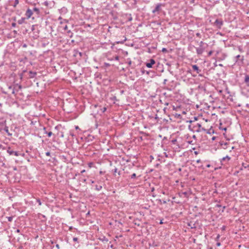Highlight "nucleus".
Returning <instances> with one entry per match:
<instances>
[{
  "label": "nucleus",
  "instance_id": "obj_17",
  "mask_svg": "<svg viewBox=\"0 0 249 249\" xmlns=\"http://www.w3.org/2000/svg\"><path fill=\"white\" fill-rule=\"evenodd\" d=\"M67 35L70 37L71 38L73 36V33L71 31V30H68L67 32Z\"/></svg>",
  "mask_w": 249,
  "mask_h": 249
},
{
  "label": "nucleus",
  "instance_id": "obj_2",
  "mask_svg": "<svg viewBox=\"0 0 249 249\" xmlns=\"http://www.w3.org/2000/svg\"><path fill=\"white\" fill-rule=\"evenodd\" d=\"M192 70H189L188 72H190L191 71H193L196 72V73L198 74L199 76L203 77V75L201 74L202 70L200 69L196 65H192Z\"/></svg>",
  "mask_w": 249,
  "mask_h": 249
},
{
  "label": "nucleus",
  "instance_id": "obj_22",
  "mask_svg": "<svg viewBox=\"0 0 249 249\" xmlns=\"http://www.w3.org/2000/svg\"><path fill=\"white\" fill-rule=\"evenodd\" d=\"M6 124V121H3V122H0V126H2L4 125H5Z\"/></svg>",
  "mask_w": 249,
  "mask_h": 249
},
{
  "label": "nucleus",
  "instance_id": "obj_11",
  "mask_svg": "<svg viewBox=\"0 0 249 249\" xmlns=\"http://www.w3.org/2000/svg\"><path fill=\"white\" fill-rule=\"evenodd\" d=\"M26 18H21L18 21V24H22L25 22V20Z\"/></svg>",
  "mask_w": 249,
  "mask_h": 249
},
{
  "label": "nucleus",
  "instance_id": "obj_61",
  "mask_svg": "<svg viewBox=\"0 0 249 249\" xmlns=\"http://www.w3.org/2000/svg\"><path fill=\"white\" fill-rule=\"evenodd\" d=\"M190 123H193V121H190Z\"/></svg>",
  "mask_w": 249,
  "mask_h": 249
},
{
  "label": "nucleus",
  "instance_id": "obj_59",
  "mask_svg": "<svg viewBox=\"0 0 249 249\" xmlns=\"http://www.w3.org/2000/svg\"><path fill=\"white\" fill-rule=\"evenodd\" d=\"M91 183H93L94 182V181H91Z\"/></svg>",
  "mask_w": 249,
  "mask_h": 249
},
{
  "label": "nucleus",
  "instance_id": "obj_1",
  "mask_svg": "<svg viewBox=\"0 0 249 249\" xmlns=\"http://www.w3.org/2000/svg\"><path fill=\"white\" fill-rule=\"evenodd\" d=\"M189 128L191 131L196 132H206L207 133H210L209 131L201 126L199 123H193L189 126Z\"/></svg>",
  "mask_w": 249,
  "mask_h": 249
},
{
  "label": "nucleus",
  "instance_id": "obj_37",
  "mask_svg": "<svg viewBox=\"0 0 249 249\" xmlns=\"http://www.w3.org/2000/svg\"><path fill=\"white\" fill-rule=\"evenodd\" d=\"M77 240H78V238L77 237H74L73 238V241L74 242H76V241H77Z\"/></svg>",
  "mask_w": 249,
  "mask_h": 249
},
{
  "label": "nucleus",
  "instance_id": "obj_48",
  "mask_svg": "<svg viewBox=\"0 0 249 249\" xmlns=\"http://www.w3.org/2000/svg\"><path fill=\"white\" fill-rule=\"evenodd\" d=\"M58 20H61H61H63V19H62V18L61 17H60L58 18Z\"/></svg>",
  "mask_w": 249,
  "mask_h": 249
},
{
  "label": "nucleus",
  "instance_id": "obj_3",
  "mask_svg": "<svg viewBox=\"0 0 249 249\" xmlns=\"http://www.w3.org/2000/svg\"><path fill=\"white\" fill-rule=\"evenodd\" d=\"M213 26L220 29L223 25V21L222 19L217 18L213 23Z\"/></svg>",
  "mask_w": 249,
  "mask_h": 249
},
{
  "label": "nucleus",
  "instance_id": "obj_41",
  "mask_svg": "<svg viewBox=\"0 0 249 249\" xmlns=\"http://www.w3.org/2000/svg\"><path fill=\"white\" fill-rule=\"evenodd\" d=\"M17 86L18 87V88L19 89H21L22 87H21V85H17Z\"/></svg>",
  "mask_w": 249,
  "mask_h": 249
},
{
  "label": "nucleus",
  "instance_id": "obj_13",
  "mask_svg": "<svg viewBox=\"0 0 249 249\" xmlns=\"http://www.w3.org/2000/svg\"><path fill=\"white\" fill-rule=\"evenodd\" d=\"M188 226L190 227L191 229H195L196 228L195 226V224L193 223L192 222H190L188 223Z\"/></svg>",
  "mask_w": 249,
  "mask_h": 249
},
{
  "label": "nucleus",
  "instance_id": "obj_45",
  "mask_svg": "<svg viewBox=\"0 0 249 249\" xmlns=\"http://www.w3.org/2000/svg\"><path fill=\"white\" fill-rule=\"evenodd\" d=\"M75 129H76V130L79 129V126H75Z\"/></svg>",
  "mask_w": 249,
  "mask_h": 249
},
{
  "label": "nucleus",
  "instance_id": "obj_31",
  "mask_svg": "<svg viewBox=\"0 0 249 249\" xmlns=\"http://www.w3.org/2000/svg\"><path fill=\"white\" fill-rule=\"evenodd\" d=\"M162 52L166 53V52H167V49H166V48H162Z\"/></svg>",
  "mask_w": 249,
  "mask_h": 249
},
{
  "label": "nucleus",
  "instance_id": "obj_35",
  "mask_svg": "<svg viewBox=\"0 0 249 249\" xmlns=\"http://www.w3.org/2000/svg\"><path fill=\"white\" fill-rule=\"evenodd\" d=\"M219 238H220V235L218 234L217 235V237H216V239H215V240L216 241H218L219 240Z\"/></svg>",
  "mask_w": 249,
  "mask_h": 249
},
{
  "label": "nucleus",
  "instance_id": "obj_8",
  "mask_svg": "<svg viewBox=\"0 0 249 249\" xmlns=\"http://www.w3.org/2000/svg\"><path fill=\"white\" fill-rule=\"evenodd\" d=\"M161 3L157 4L156 7L152 10V13L155 14L157 12H159L161 10Z\"/></svg>",
  "mask_w": 249,
  "mask_h": 249
},
{
  "label": "nucleus",
  "instance_id": "obj_28",
  "mask_svg": "<svg viewBox=\"0 0 249 249\" xmlns=\"http://www.w3.org/2000/svg\"><path fill=\"white\" fill-rule=\"evenodd\" d=\"M16 91H18V89H15V88H14L13 89V90H12V94H15V92H16Z\"/></svg>",
  "mask_w": 249,
  "mask_h": 249
},
{
  "label": "nucleus",
  "instance_id": "obj_60",
  "mask_svg": "<svg viewBox=\"0 0 249 249\" xmlns=\"http://www.w3.org/2000/svg\"><path fill=\"white\" fill-rule=\"evenodd\" d=\"M219 65L220 66H222V64H219Z\"/></svg>",
  "mask_w": 249,
  "mask_h": 249
},
{
  "label": "nucleus",
  "instance_id": "obj_14",
  "mask_svg": "<svg viewBox=\"0 0 249 249\" xmlns=\"http://www.w3.org/2000/svg\"><path fill=\"white\" fill-rule=\"evenodd\" d=\"M43 130L44 131V133L45 134H47L48 135V137H50L52 135V132L51 131L49 132H47L46 127H44L43 128Z\"/></svg>",
  "mask_w": 249,
  "mask_h": 249
},
{
  "label": "nucleus",
  "instance_id": "obj_47",
  "mask_svg": "<svg viewBox=\"0 0 249 249\" xmlns=\"http://www.w3.org/2000/svg\"><path fill=\"white\" fill-rule=\"evenodd\" d=\"M16 232L17 233H19L20 232V230L19 229H17L16 231Z\"/></svg>",
  "mask_w": 249,
  "mask_h": 249
},
{
  "label": "nucleus",
  "instance_id": "obj_9",
  "mask_svg": "<svg viewBox=\"0 0 249 249\" xmlns=\"http://www.w3.org/2000/svg\"><path fill=\"white\" fill-rule=\"evenodd\" d=\"M155 64V61L154 59H151L150 60V62L149 63H146V66L147 68H151L152 67V66Z\"/></svg>",
  "mask_w": 249,
  "mask_h": 249
},
{
  "label": "nucleus",
  "instance_id": "obj_57",
  "mask_svg": "<svg viewBox=\"0 0 249 249\" xmlns=\"http://www.w3.org/2000/svg\"><path fill=\"white\" fill-rule=\"evenodd\" d=\"M129 20H132V18H129Z\"/></svg>",
  "mask_w": 249,
  "mask_h": 249
},
{
  "label": "nucleus",
  "instance_id": "obj_27",
  "mask_svg": "<svg viewBox=\"0 0 249 249\" xmlns=\"http://www.w3.org/2000/svg\"><path fill=\"white\" fill-rule=\"evenodd\" d=\"M36 202L38 203L39 205H41V202L39 199H36Z\"/></svg>",
  "mask_w": 249,
  "mask_h": 249
},
{
  "label": "nucleus",
  "instance_id": "obj_51",
  "mask_svg": "<svg viewBox=\"0 0 249 249\" xmlns=\"http://www.w3.org/2000/svg\"><path fill=\"white\" fill-rule=\"evenodd\" d=\"M85 172V170H83L81 172V173H83Z\"/></svg>",
  "mask_w": 249,
  "mask_h": 249
},
{
  "label": "nucleus",
  "instance_id": "obj_7",
  "mask_svg": "<svg viewBox=\"0 0 249 249\" xmlns=\"http://www.w3.org/2000/svg\"><path fill=\"white\" fill-rule=\"evenodd\" d=\"M244 60V56H241L240 55H237L235 57V61L236 63H237L238 61H240L242 64L243 63V61Z\"/></svg>",
  "mask_w": 249,
  "mask_h": 249
},
{
  "label": "nucleus",
  "instance_id": "obj_16",
  "mask_svg": "<svg viewBox=\"0 0 249 249\" xmlns=\"http://www.w3.org/2000/svg\"><path fill=\"white\" fill-rule=\"evenodd\" d=\"M179 196L180 197H182L183 196H184L185 197H187L188 196V193L187 192H182V193L179 194Z\"/></svg>",
  "mask_w": 249,
  "mask_h": 249
},
{
  "label": "nucleus",
  "instance_id": "obj_29",
  "mask_svg": "<svg viewBox=\"0 0 249 249\" xmlns=\"http://www.w3.org/2000/svg\"><path fill=\"white\" fill-rule=\"evenodd\" d=\"M114 59L116 61H118L119 60V56L118 55L115 56Z\"/></svg>",
  "mask_w": 249,
  "mask_h": 249
},
{
  "label": "nucleus",
  "instance_id": "obj_24",
  "mask_svg": "<svg viewBox=\"0 0 249 249\" xmlns=\"http://www.w3.org/2000/svg\"><path fill=\"white\" fill-rule=\"evenodd\" d=\"M7 218L9 222H11L13 220V216H8L7 217Z\"/></svg>",
  "mask_w": 249,
  "mask_h": 249
},
{
  "label": "nucleus",
  "instance_id": "obj_39",
  "mask_svg": "<svg viewBox=\"0 0 249 249\" xmlns=\"http://www.w3.org/2000/svg\"><path fill=\"white\" fill-rule=\"evenodd\" d=\"M92 162H89L88 163V165L89 167H92Z\"/></svg>",
  "mask_w": 249,
  "mask_h": 249
},
{
  "label": "nucleus",
  "instance_id": "obj_44",
  "mask_svg": "<svg viewBox=\"0 0 249 249\" xmlns=\"http://www.w3.org/2000/svg\"><path fill=\"white\" fill-rule=\"evenodd\" d=\"M220 129H222V130H224L225 131H226L227 130V128L226 127H220Z\"/></svg>",
  "mask_w": 249,
  "mask_h": 249
},
{
  "label": "nucleus",
  "instance_id": "obj_52",
  "mask_svg": "<svg viewBox=\"0 0 249 249\" xmlns=\"http://www.w3.org/2000/svg\"><path fill=\"white\" fill-rule=\"evenodd\" d=\"M128 64L129 65H130L131 64V61H130L129 62H128Z\"/></svg>",
  "mask_w": 249,
  "mask_h": 249
},
{
  "label": "nucleus",
  "instance_id": "obj_56",
  "mask_svg": "<svg viewBox=\"0 0 249 249\" xmlns=\"http://www.w3.org/2000/svg\"><path fill=\"white\" fill-rule=\"evenodd\" d=\"M9 89H12V86L9 87Z\"/></svg>",
  "mask_w": 249,
  "mask_h": 249
},
{
  "label": "nucleus",
  "instance_id": "obj_23",
  "mask_svg": "<svg viewBox=\"0 0 249 249\" xmlns=\"http://www.w3.org/2000/svg\"><path fill=\"white\" fill-rule=\"evenodd\" d=\"M106 110H107V107H103L101 108V111L102 113L105 112Z\"/></svg>",
  "mask_w": 249,
  "mask_h": 249
},
{
  "label": "nucleus",
  "instance_id": "obj_40",
  "mask_svg": "<svg viewBox=\"0 0 249 249\" xmlns=\"http://www.w3.org/2000/svg\"><path fill=\"white\" fill-rule=\"evenodd\" d=\"M70 135L72 136V137H74L75 135L74 134L71 132V131H70Z\"/></svg>",
  "mask_w": 249,
  "mask_h": 249
},
{
  "label": "nucleus",
  "instance_id": "obj_34",
  "mask_svg": "<svg viewBox=\"0 0 249 249\" xmlns=\"http://www.w3.org/2000/svg\"><path fill=\"white\" fill-rule=\"evenodd\" d=\"M213 53V52L212 51H210L209 53H208V55L209 56H210Z\"/></svg>",
  "mask_w": 249,
  "mask_h": 249
},
{
  "label": "nucleus",
  "instance_id": "obj_30",
  "mask_svg": "<svg viewBox=\"0 0 249 249\" xmlns=\"http://www.w3.org/2000/svg\"><path fill=\"white\" fill-rule=\"evenodd\" d=\"M64 22H68V21L66 19H63L62 20L60 21V23L63 24Z\"/></svg>",
  "mask_w": 249,
  "mask_h": 249
},
{
  "label": "nucleus",
  "instance_id": "obj_15",
  "mask_svg": "<svg viewBox=\"0 0 249 249\" xmlns=\"http://www.w3.org/2000/svg\"><path fill=\"white\" fill-rule=\"evenodd\" d=\"M4 130L7 133L8 136H11L12 135V134L10 133L8 130V127L6 125H5V127L4 128Z\"/></svg>",
  "mask_w": 249,
  "mask_h": 249
},
{
  "label": "nucleus",
  "instance_id": "obj_18",
  "mask_svg": "<svg viewBox=\"0 0 249 249\" xmlns=\"http://www.w3.org/2000/svg\"><path fill=\"white\" fill-rule=\"evenodd\" d=\"M124 39L123 40L117 41L116 43L117 44H123L127 40L126 37L124 36Z\"/></svg>",
  "mask_w": 249,
  "mask_h": 249
},
{
  "label": "nucleus",
  "instance_id": "obj_26",
  "mask_svg": "<svg viewBox=\"0 0 249 249\" xmlns=\"http://www.w3.org/2000/svg\"><path fill=\"white\" fill-rule=\"evenodd\" d=\"M230 159H231V158H230V157H229V156H226V157H224V158L222 159V160H225L226 159H227V160H230Z\"/></svg>",
  "mask_w": 249,
  "mask_h": 249
},
{
  "label": "nucleus",
  "instance_id": "obj_62",
  "mask_svg": "<svg viewBox=\"0 0 249 249\" xmlns=\"http://www.w3.org/2000/svg\"><path fill=\"white\" fill-rule=\"evenodd\" d=\"M61 137H63V134H61Z\"/></svg>",
  "mask_w": 249,
  "mask_h": 249
},
{
  "label": "nucleus",
  "instance_id": "obj_21",
  "mask_svg": "<svg viewBox=\"0 0 249 249\" xmlns=\"http://www.w3.org/2000/svg\"><path fill=\"white\" fill-rule=\"evenodd\" d=\"M18 3H19L18 0H15L14 3L12 5L14 7H16L17 6V5L18 4Z\"/></svg>",
  "mask_w": 249,
  "mask_h": 249
},
{
  "label": "nucleus",
  "instance_id": "obj_50",
  "mask_svg": "<svg viewBox=\"0 0 249 249\" xmlns=\"http://www.w3.org/2000/svg\"><path fill=\"white\" fill-rule=\"evenodd\" d=\"M196 35L197 36H200V34L199 33H196Z\"/></svg>",
  "mask_w": 249,
  "mask_h": 249
},
{
  "label": "nucleus",
  "instance_id": "obj_49",
  "mask_svg": "<svg viewBox=\"0 0 249 249\" xmlns=\"http://www.w3.org/2000/svg\"><path fill=\"white\" fill-rule=\"evenodd\" d=\"M216 207H221V205H219V204H217V205H216Z\"/></svg>",
  "mask_w": 249,
  "mask_h": 249
},
{
  "label": "nucleus",
  "instance_id": "obj_54",
  "mask_svg": "<svg viewBox=\"0 0 249 249\" xmlns=\"http://www.w3.org/2000/svg\"><path fill=\"white\" fill-rule=\"evenodd\" d=\"M192 75H193V76H194V77L196 76V74H192Z\"/></svg>",
  "mask_w": 249,
  "mask_h": 249
},
{
  "label": "nucleus",
  "instance_id": "obj_36",
  "mask_svg": "<svg viewBox=\"0 0 249 249\" xmlns=\"http://www.w3.org/2000/svg\"><path fill=\"white\" fill-rule=\"evenodd\" d=\"M45 154L47 156H50L51 155V153L50 152H47Z\"/></svg>",
  "mask_w": 249,
  "mask_h": 249
},
{
  "label": "nucleus",
  "instance_id": "obj_4",
  "mask_svg": "<svg viewBox=\"0 0 249 249\" xmlns=\"http://www.w3.org/2000/svg\"><path fill=\"white\" fill-rule=\"evenodd\" d=\"M204 43L203 41H200L199 43V46L196 48V53L197 54H201L204 51L205 48L203 46Z\"/></svg>",
  "mask_w": 249,
  "mask_h": 249
},
{
  "label": "nucleus",
  "instance_id": "obj_20",
  "mask_svg": "<svg viewBox=\"0 0 249 249\" xmlns=\"http://www.w3.org/2000/svg\"><path fill=\"white\" fill-rule=\"evenodd\" d=\"M29 73L31 74V77L33 78L36 75V72H33L32 71H30Z\"/></svg>",
  "mask_w": 249,
  "mask_h": 249
},
{
  "label": "nucleus",
  "instance_id": "obj_33",
  "mask_svg": "<svg viewBox=\"0 0 249 249\" xmlns=\"http://www.w3.org/2000/svg\"><path fill=\"white\" fill-rule=\"evenodd\" d=\"M16 25H17V24H16V23L15 22H13L12 23V26L13 27H15L16 26Z\"/></svg>",
  "mask_w": 249,
  "mask_h": 249
},
{
  "label": "nucleus",
  "instance_id": "obj_58",
  "mask_svg": "<svg viewBox=\"0 0 249 249\" xmlns=\"http://www.w3.org/2000/svg\"><path fill=\"white\" fill-rule=\"evenodd\" d=\"M214 139H215V137H214L212 138V139H213V140H214Z\"/></svg>",
  "mask_w": 249,
  "mask_h": 249
},
{
  "label": "nucleus",
  "instance_id": "obj_12",
  "mask_svg": "<svg viewBox=\"0 0 249 249\" xmlns=\"http://www.w3.org/2000/svg\"><path fill=\"white\" fill-rule=\"evenodd\" d=\"M33 12H35L37 15H39L40 14V10L37 7H34L33 9Z\"/></svg>",
  "mask_w": 249,
  "mask_h": 249
},
{
  "label": "nucleus",
  "instance_id": "obj_53",
  "mask_svg": "<svg viewBox=\"0 0 249 249\" xmlns=\"http://www.w3.org/2000/svg\"><path fill=\"white\" fill-rule=\"evenodd\" d=\"M193 138L194 139H196V136L195 135H193Z\"/></svg>",
  "mask_w": 249,
  "mask_h": 249
},
{
  "label": "nucleus",
  "instance_id": "obj_38",
  "mask_svg": "<svg viewBox=\"0 0 249 249\" xmlns=\"http://www.w3.org/2000/svg\"><path fill=\"white\" fill-rule=\"evenodd\" d=\"M68 27L67 25H65V27H64V29L65 31H68Z\"/></svg>",
  "mask_w": 249,
  "mask_h": 249
},
{
  "label": "nucleus",
  "instance_id": "obj_10",
  "mask_svg": "<svg viewBox=\"0 0 249 249\" xmlns=\"http://www.w3.org/2000/svg\"><path fill=\"white\" fill-rule=\"evenodd\" d=\"M244 82L248 86H249V75L246 74L245 76Z\"/></svg>",
  "mask_w": 249,
  "mask_h": 249
},
{
  "label": "nucleus",
  "instance_id": "obj_32",
  "mask_svg": "<svg viewBox=\"0 0 249 249\" xmlns=\"http://www.w3.org/2000/svg\"><path fill=\"white\" fill-rule=\"evenodd\" d=\"M238 50L240 52H243V49L241 47L239 46L238 47Z\"/></svg>",
  "mask_w": 249,
  "mask_h": 249
},
{
  "label": "nucleus",
  "instance_id": "obj_46",
  "mask_svg": "<svg viewBox=\"0 0 249 249\" xmlns=\"http://www.w3.org/2000/svg\"><path fill=\"white\" fill-rule=\"evenodd\" d=\"M162 220H163V219L160 220V224H162L163 223Z\"/></svg>",
  "mask_w": 249,
  "mask_h": 249
},
{
  "label": "nucleus",
  "instance_id": "obj_63",
  "mask_svg": "<svg viewBox=\"0 0 249 249\" xmlns=\"http://www.w3.org/2000/svg\"><path fill=\"white\" fill-rule=\"evenodd\" d=\"M175 141H176V140H175L174 141H173V142H175Z\"/></svg>",
  "mask_w": 249,
  "mask_h": 249
},
{
  "label": "nucleus",
  "instance_id": "obj_42",
  "mask_svg": "<svg viewBox=\"0 0 249 249\" xmlns=\"http://www.w3.org/2000/svg\"><path fill=\"white\" fill-rule=\"evenodd\" d=\"M55 246L57 249H60V246L58 244H56Z\"/></svg>",
  "mask_w": 249,
  "mask_h": 249
},
{
  "label": "nucleus",
  "instance_id": "obj_25",
  "mask_svg": "<svg viewBox=\"0 0 249 249\" xmlns=\"http://www.w3.org/2000/svg\"><path fill=\"white\" fill-rule=\"evenodd\" d=\"M136 175L135 173H133L131 175V178H136Z\"/></svg>",
  "mask_w": 249,
  "mask_h": 249
},
{
  "label": "nucleus",
  "instance_id": "obj_43",
  "mask_svg": "<svg viewBox=\"0 0 249 249\" xmlns=\"http://www.w3.org/2000/svg\"><path fill=\"white\" fill-rule=\"evenodd\" d=\"M216 246L218 247L221 246V243L220 242H217Z\"/></svg>",
  "mask_w": 249,
  "mask_h": 249
},
{
  "label": "nucleus",
  "instance_id": "obj_6",
  "mask_svg": "<svg viewBox=\"0 0 249 249\" xmlns=\"http://www.w3.org/2000/svg\"><path fill=\"white\" fill-rule=\"evenodd\" d=\"M33 14V11L31 10L30 9L28 8L25 14V15L26 16V19H29L31 18Z\"/></svg>",
  "mask_w": 249,
  "mask_h": 249
},
{
  "label": "nucleus",
  "instance_id": "obj_19",
  "mask_svg": "<svg viewBox=\"0 0 249 249\" xmlns=\"http://www.w3.org/2000/svg\"><path fill=\"white\" fill-rule=\"evenodd\" d=\"M102 186L101 185H96L95 186V189L97 190V191H100L102 189Z\"/></svg>",
  "mask_w": 249,
  "mask_h": 249
},
{
  "label": "nucleus",
  "instance_id": "obj_55",
  "mask_svg": "<svg viewBox=\"0 0 249 249\" xmlns=\"http://www.w3.org/2000/svg\"><path fill=\"white\" fill-rule=\"evenodd\" d=\"M195 154L196 155V154H197V152L196 151H195Z\"/></svg>",
  "mask_w": 249,
  "mask_h": 249
},
{
  "label": "nucleus",
  "instance_id": "obj_64",
  "mask_svg": "<svg viewBox=\"0 0 249 249\" xmlns=\"http://www.w3.org/2000/svg\"><path fill=\"white\" fill-rule=\"evenodd\" d=\"M175 141H176V140H175L174 141H173V142H175Z\"/></svg>",
  "mask_w": 249,
  "mask_h": 249
},
{
  "label": "nucleus",
  "instance_id": "obj_5",
  "mask_svg": "<svg viewBox=\"0 0 249 249\" xmlns=\"http://www.w3.org/2000/svg\"><path fill=\"white\" fill-rule=\"evenodd\" d=\"M7 152L10 155H14L16 156H18L19 155V153L17 151H13L11 150V148L9 147L7 150Z\"/></svg>",
  "mask_w": 249,
  "mask_h": 249
}]
</instances>
